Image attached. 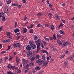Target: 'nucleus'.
Segmentation results:
<instances>
[{
  "label": "nucleus",
  "mask_w": 74,
  "mask_h": 74,
  "mask_svg": "<svg viewBox=\"0 0 74 74\" xmlns=\"http://www.w3.org/2000/svg\"><path fill=\"white\" fill-rule=\"evenodd\" d=\"M2 47H3L2 45L0 44V49H1L2 48Z\"/></svg>",
  "instance_id": "nucleus-58"
},
{
  "label": "nucleus",
  "mask_w": 74,
  "mask_h": 74,
  "mask_svg": "<svg viewBox=\"0 0 74 74\" xmlns=\"http://www.w3.org/2000/svg\"><path fill=\"white\" fill-rule=\"evenodd\" d=\"M51 48L53 51H56V49L55 48V47H54V46H52Z\"/></svg>",
  "instance_id": "nucleus-23"
},
{
  "label": "nucleus",
  "mask_w": 74,
  "mask_h": 74,
  "mask_svg": "<svg viewBox=\"0 0 74 74\" xmlns=\"http://www.w3.org/2000/svg\"><path fill=\"white\" fill-rule=\"evenodd\" d=\"M15 69V66H11V69Z\"/></svg>",
  "instance_id": "nucleus-37"
},
{
  "label": "nucleus",
  "mask_w": 74,
  "mask_h": 74,
  "mask_svg": "<svg viewBox=\"0 0 74 74\" xmlns=\"http://www.w3.org/2000/svg\"><path fill=\"white\" fill-rule=\"evenodd\" d=\"M68 60H73V58L71 56H70L67 58Z\"/></svg>",
  "instance_id": "nucleus-13"
},
{
  "label": "nucleus",
  "mask_w": 74,
  "mask_h": 74,
  "mask_svg": "<svg viewBox=\"0 0 74 74\" xmlns=\"http://www.w3.org/2000/svg\"><path fill=\"white\" fill-rule=\"evenodd\" d=\"M30 32L31 33H32L33 32V29H31L30 30Z\"/></svg>",
  "instance_id": "nucleus-43"
},
{
  "label": "nucleus",
  "mask_w": 74,
  "mask_h": 74,
  "mask_svg": "<svg viewBox=\"0 0 74 74\" xmlns=\"http://www.w3.org/2000/svg\"><path fill=\"white\" fill-rule=\"evenodd\" d=\"M32 73H33L34 74H35L36 73V71H35V70H34V69H32Z\"/></svg>",
  "instance_id": "nucleus-42"
},
{
  "label": "nucleus",
  "mask_w": 74,
  "mask_h": 74,
  "mask_svg": "<svg viewBox=\"0 0 74 74\" xmlns=\"http://www.w3.org/2000/svg\"><path fill=\"white\" fill-rule=\"evenodd\" d=\"M23 64H25L26 63V60L25 59H23Z\"/></svg>",
  "instance_id": "nucleus-28"
},
{
  "label": "nucleus",
  "mask_w": 74,
  "mask_h": 74,
  "mask_svg": "<svg viewBox=\"0 0 74 74\" xmlns=\"http://www.w3.org/2000/svg\"><path fill=\"white\" fill-rule=\"evenodd\" d=\"M6 52V51H2L1 52V54H3V53H5Z\"/></svg>",
  "instance_id": "nucleus-45"
},
{
  "label": "nucleus",
  "mask_w": 74,
  "mask_h": 74,
  "mask_svg": "<svg viewBox=\"0 0 74 74\" xmlns=\"http://www.w3.org/2000/svg\"><path fill=\"white\" fill-rule=\"evenodd\" d=\"M29 44L30 45V46H32L33 45V44H34V42L33 41H30L29 42Z\"/></svg>",
  "instance_id": "nucleus-19"
},
{
  "label": "nucleus",
  "mask_w": 74,
  "mask_h": 74,
  "mask_svg": "<svg viewBox=\"0 0 74 74\" xmlns=\"http://www.w3.org/2000/svg\"><path fill=\"white\" fill-rule=\"evenodd\" d=\"M16 69L17 70L18 73H20L21 72V71L20 70H19V69H18V68H16Z\"/></svg>",
  "instance_id": "nucleus-35"
},
{
  "label": "nucleus",
  "mask_w": 74,
  "mask_h": 74,
  "mask_svg": "<svg viewBox=\"0 0 74 74\" xmlns=\"http://www.w3.org/2000/svg\"><path fill=\"white\" fill-rule=\"evenodd\" d=\"M64 67H67L68 66V61H66L64 62Z\"/></svg>",
  "instance_id": "nucleus-9"
},
{
  "label": "nucleus",
  "mask_w": 74,
  "mask_h": 74,
  "mask_svg": "<svg viewBox=\"0 0 74 74\" xmlns=\"http://www.w3.org/2000/svg\"><path fill=\"white\" fill-rule=\"evenodd\" d=\"M61 5H62V6H65V5H66V4H65V3H64L63 4H61Z\"/></svg>",
  "instance_id": "nucleus-57"
},
{
  "label": "nucleus",
  "mask_w": 74,
  "mask_h": 74,
  "mask_svg": "<svg viewBox=\"0 0 74 74\" xmlns=\"http://www.w3.org/2000/svg\"><path fill=\"white\" fill-rule=\"evenodd\" d=\"M62 22L64 23H66V21H65V20H62Z\"/></svg>",
  "instance_id": "nucleus-60"
},
{
  "label": "nucleus",
  "mask_w": 74,
  "mask_h": 74,
  "mask_svg": "<svg viewBox=\"0 0 74 74\" xmlns=\"http://www.w3.org/2000/svg\"><path fill=\"white\" fill-rule=\"evenodd\" d=\"M57 37H58V38H60V36L58 34H57Z\"/></svg>",
  "instance_id": "nucleus-54"
},
{
  "label": "nucleus",
  "mask_w": 74,
  "mask_h": 74,
  "mask_svg": "<svg viewBox=\"0 0 74 74\" xmlns=\"http://www.w3.org/2000/svg\"><path fill=\"white\" fill-rule=\"evenodd\" d=\"M29 66H34V64H33V63L31 62L29 64Z\"/></svg>",
  "instance_id": "nucleus-39"
},
{
  "label": "nucleus",
  "mask_w": 74,
  "mask_h": 74,
  "mask_svg": "<svg viewBox=\"0 0 74 74\" xmlns=\"http://www.w3.org/2000/svg\"><path fill=\"white\" fill-rule=\"evenodd\" d=\"M38 39V37L37 36H34V40H35V41H36Z\"/></svg>",
  "instance_id": "nucleus-30"
},
{
  "label": "nucleus",
  "mask_w": 74,
  "mask_h": 74,
  "mask_svg": "<svg viewBox=\"0 0 74 74\" xmlns=\"http://www.w3.org/2000/svg\"><path fill=\"white\" fill-rule=\"evenodd\" d=\"M12 58H13V57H10L9 59V60H11L12 59Z\"/></svg>",
  "instance_id": "nucleus-46"
},
{
  "label": "nucleus",
  "mask_w": 74,
  "mask_h": 74,
  "mask_svg": "<svg viewBox=\"0 0 74 74\" xmlns=\"http://www.w3.org/2000/svg\"><path fill=\"white\" fill-rule=\"evenodd\" d=\"M55 16H56V18L58 20H60V18L59 17V16L57 14H56L55 15Z\"/></svg>",
  "instance_id": "nucleus-14"
},
{
  "label": "nucleus",
  "mask_w": 74,
  "mask_h": 74,
  "mask_svg": "<svg viewBox=\"0 0 74 74\" xmlns=\"http://www.w3.org/2000/svg\"><path fill=\"white\" fill-rule=\"evenodd\" d=\"M32 53L31 51H29L27 52V55L29 56H30V55H32Z\"/></svg>",
  "instance_id": "nucleus-11"
},
{
  "label": "nucleus",
  "mask_w": 74,
  "mask_h": 74,
  "mask_svg": "<svg viewBox=\"0 0 74 74\" xmlns=\"http://www.w3.org/2000/svg\"><path fill=\"white\" fill-rule=\"evenodd\" d=\"M18 4L16 3H12V6L13 7H14V6L16 7V6H18Z\"/></svg>",
  "instance_id": "nucleus-16"
},
{
  "label": "nucleus",
  "mask_w": 74,
  "mask_h": 74,
  "mask_svg": "<svg viewBox=\"0 0 74 74\" xmlns=\"http://www.w3.org/2000/svg\"><path fill=\"white\" fill-rule=\"evenodd\" d=\"M29 64H27L26 66V67H29Z\"/></svg>",
  "instance_id": "nucleus-64"
},
{
  "label": "nucleus",
  "mask_w": 74,
  "mask_h": 74,
  "mask_svg": "<svg viewBox=\"0 0 74 74\" xmlns=\"http://www.w3.org/2000/svg\"><path fill=\"white\" fill-rule=\"evenodd\" d=\"M42 52L43 53H47V55H48V52H47V51L43 50L42 51Z\"/></svg>",
  "instance_id": "nucleus-20"
},
{
  "label": "nucleus",
  "mask_w": 74,
  "mask_h": 74,
  "mask_svg": "<svg viewBox=\"0 0 74 74\" xmlns=\"http://www.w3.org/2000/svg\"><path fill=\"white\" fill-rule=\"evenodd\" d=\"M53 38L54 40L56 39V36H55V35H53Z\"/></svg>",
  "instance_id": "nucleus-51"
},
{
  "label": "nucleus",
  "mask_w": 74,
  "mask_h": 74,
  "mask_svg": "<svg viewBox=\"0 0 74 74\" xmlns=\"http://www.w3.org/2000/svg\"><path fill=\"white\" fill-rule=\"evenodd\" d=\"M31 27H27V28L28 29H31V28H32V27H33L34 26L33 25L31 24L30 25Z\"/></svg>",
  "instance_id": "nucleus-27"
},
{
  "label": "nucleus",
  "mask_w": 74,
  "mask_h": 74,
  "mask_svg": "<svg viewBox=\"0 0 74 74\" xmlns=\"http://www.w3.org/2000/svg\"><path fill=\"white\" fill-rule=\"evenodd\" d=\"M49 7H50V8H52V7H53V5H52L50 3H49Z\"/></svg>",
  "instance_id": "nucleus-40"
},
{
  "label": "nucleus",
  "mask_w": 74,
  "mask_h": 74,
  "mask_svg": "<svg viewBox=\"0 0 74 74\" xmlns=\"http://www.w3.org/2000/svg\"><path fill=\"white\" fill-rule=\"evenodd\" d=\"M42 59L43 60H44L45 59V56H42Z\"/></svg>",
  "instance_id": "nucleus-49"
},
{
  "label": "nucleus",
  "mask_w": 74,
  "mask_h": 74,
  "mask_svg": "<svg viewBox=\"0 0 74 74\" xmlns=\"http://www.w3.org/2000/svg\"><path fill=\"white\" fill-rule=\"evenodd\" d=\"M63 27V24H60V26L58 27V28L59 27Z\"/></svg>",
  "instance_id": "nucleus-41"
},
{
  "label": "nucleus",
  "mask_w": 74,
  "mask_h": 74,
  "mask_svg": "<svg viewBox=\"0 0 74 74\" xmlns=\"http://www.w3.org/2000/svg\"><path fill=\"white\" fill-rule=\"evenodd\" d=\"M11 0H9L7 2V4H10V3H11Z\"/></svg>",
  "instance_id": "nucleus-33"
},
{
  "label": "nucleus",
  "mask_w": 74,
  "mask_h": 74,
  "mask_svg": "<svg viewBox=\"0 0 74 74\" xmlns=\"http://www.w3.org/2000/svg\"><path fill=\"white\" fill-rule=\"evenodd\" d=\"M60 34H63V35H64L65 34V32H64V31L62 30H60Z\"/></svg>",
  "instance_id": "nucleus-10"
},
{
  "label": "nucleus",
  "mask_w": 74,
  "mask_h": 74,
  "mask_svg": "<svg viewBox=\"0 0 74 74\" xmlns=\"http://www.w3.org/2000/svg\"><path fill=\"white\" fill-rule=\"evenodd\" d=\"M48 63V62L47 61L45 62V63H44L42 66V67L43 68H45V67H46V66L47 65V64Z\"/></svg>",
  "instance_id": "nucleus-6"
},
{
  "label": "nucleus",
  "mask_w": 74,
  "mask_h": 74,
  "mask_svg": "<svg viewBox=\"0 0 74 74\" xmlns=\"http://www.w3.org/2000/svg\"><path fill=\"white\" fill-rule=\"evenodd\" d=\"M36 62L37 63H38L39 64H41L42 63H43V62H44V61L41 60V59H39L36 60Z\"/></svg>",
  "instance_id": "nucleus-1"
},
{
  "label": "nucleus",
  "mask_w": 74,
  "mask_h": 74,
  "mask_svg": "<svg viewBox=\"0 0 74 74\" xmlns=\"http://www.w3.org/2000/svg\"><path fill=\"white\" fill-rule=\"evenodd\" d=\"M11 35V33L10 32H8L6 33V35L7 36H10V35Z\"/></svg>",
  "instance_id": "nucleus-24"
},
{
  "label": "nucleus",
  "mask_w": 74,
  "mask_h": 74,
  "mask_svg": "<svg viewBox=\"0 0 74 74\" xmlns=\"http://www.w3.org/2000/svg\"><path fill=\"white\" fill-rule=\"evenodd\" d=\"M28 71L27 70H25L24 71V73H27Z\"/></svg>",
  "instance_id": "nucleus-59"
},
{
  "label": "nucleus",
  "mask_w": 74,
  "mask_h": 74,
  "mask_svg": "<svg viewBox=\"0 0 74 74\" xmlns=\"http://www.w3.org/2000/svg\"><path fill=\"white\" fill-rule=\"evenodd\" d=\"M41 26V25L40 24H38L37 25V27H40Z\"/></svg>",
  "instance_id": "nucleus-47"
},
{
  "label": "nucleus",
  "mask_w": 74,
  "mask_h": 74,
  "mask_svg": "<svg viewBox=\"0 0 74 74\" xmlns=\"http://www.w3.org/2000/svg\"><path fill=\"white\" fill-rule=\"evenodd\" d=\"M35 59V58L34 57H32L31 58L30 60L31 61H33V60H34Z\"/></svg>",
  "instance_id": "nucleus-38"
},
{
  "label": "nucleus",
  "mask_w": 74,
  "mask_h": 74,
  "mask_svg": "<svg viewBox=\"0 0 74 74\" xmlns=\"http://www.w3.org/2000/svg\"><path fill=\"white\" fill-rule=\"evenodd\" d=\"M26 49L27 51H30V50H31V47H30V45H28L26 47Z\"/></svg>",
  "instance_id": "nucleus-7"
},
{
  "label": "nucleus",
  "mask_w": 74,
  "mask_h": 74,
  "mask_svg": "<svg viewBox=\"0 0 74 74\" xmlns=\"http://www.w3.org/2000/svg\"><path fill=\"white\" fill-rule=\"evenodd\" d=\"M31 48L32 49H36L37 47L36 45L35 44H33V45L31 46Z\"/></svg>",
  "instance_id": "nucleus-8"
},
{
  "label": "nucleus",
  "mask_w": 74,
  "mask_h": 74,
  "mask_svg": "<svg viewBox=\"0 0 74 74\" xmlns=\"http://www.w3.org/2000/svg\"><path fill=\"white\" fill-rule=\"evenodd\" d=\"M69 45V42H64L63 43V44L62 45V47H66V45Z\"/></svg>",
  "instance_id": "nucleus-5"
},
{
  "label": "nucleus",
  "mask_w": 74,
  "mask_h": 74,
  "mask_svg": "<svg viewBox=\"0 0 74 74\" xmlns=\"http://www.w3.org/2000/svg\"><path fill=\"white\" fill-rule=\"evenodd\" d=\"M7 67H8V69H11V65L9 64V65H8L7 66Z\"/></svg>",
  "instance_id": "nucleus-26"
},
{
  "label": "nucleus",
  "mask_w": 74,
  "mask_h": 74,
  "mask_svg": "<svg viewBox=\"0 0 74 74\" xmlns=\"http://www.w3.org/2000/svg\"><path fill=\"white\" fill-rule=\"evenodd\" d=\"M43 43L44 44V45H45H45H47V42H44Z\"/></svg>",
  "instance_id": "nucleus-62"
},
{
  "label": "nucleus",
  "mask_w": 74,
  "mask_h": 74,
  "mask_svg": "<svg viewBox=\"0 0 74 74\" xmlns=\"http://www.w3.org/2000/svg\"><path fill=\"white\" fill-rule=\"evenodd\" d=\"M27 19V18H26V16H25L24 18V21H26Z\"/></svg>",
  "instance_id": "nucleus-56"
},
{
  "label": "nucleus",
  "mask_w": 74,
  "mask_h": 74,
  "mask_svg": "<svg viewBox=\"0 0 74 74\" xmlns=\"http://www.w3.org/2000/svg\"><path fill=\"white\" fill-rule=\"evenodd\" d=\"M65 56V55H62L61 56L60 58H64V57Z\"/></svg>",
  "instance_id": "nucleus-53"
},
{
  "label": "nucleus",
  "mask_w": 74,
  "mask_h": 74,
  "mask_svg": "<svg viewBox=\"0 0 74 74\" xmlns=\"http://www.w3.org/2000/svg\"><path fill=\"white\" fill-rule=\"evenodd\" d=\"M19 29L18 28H16L15 30H14V32L15 33H18V32H19Z\"/></svg>",
  "instance_id": "nucleus-15"
},
{
  "label": "nucleus",
  "mask_w": 74,
  "mask_h": 74,
  "mask_svg": "<svg viewBox=\"0 0 74 74\" xmlns=\"http://www.w3.org/2000/svg\"><path fill=\"white\" fill-rule=\"evenodd\" d=\"M21 46V44L16 42L13 45V47H18V48H19Z\"/></svg>",
  "instance_id": "nucleus-2"
},
{
  "label": "nucleus",
  "mask_w": 74,
  "mask_h": 74,
  "mask_svg": "<svg viewBox=\"0 0 74 74\" xmlns=\"http://www.w3.org/2000/svg\"><path fill=\"white\" fill-rule=\"evenodd\" d=\"M46 40L47 41H49V39L48 38H45Z\"/></svg>",
  "instance_id": "nucleus-52"
},
{
  "label": "nucleus",
  "mask_w": 74,
  "mask_h": 74,
  "mask_svg": "<svg viewBox=\"0 0 74 74\" xmlns=\"http://www.w3.org/2000/svg\"><path fill=\"white\" fill-rule=\"evenodd\" d=\"M8 10V8L7 6H5L4 7V12L5 13L7 14Z\"/></svg>",
  "instance_id": "nucleus-4"
},
{
  "label": "nucleus",
  "mask_w": 74,
  "mask_h": 74,
  "mask_svg": "<svg viewBox=\"0 0 74 74\" xmlns=\"http://www.w3.org/2000/svg\"><path fill=\"white\" fill-rule=\"evenodd\" d=\"M65 53L66 54H68V51H66L65 52Z\"/></svg>",
  "instance_id": "nucleus-61"
},
{
  "label": "nucleus",
  "mask_w": 74,
  "mask_h": 74,
  "mask_svg": "<svg viewBox=\"0 0 74 74\" xmlns=\"http://www.w3.org/2000/svg\"><path fill=\"white\" fill-rule=\"evenodd\" d=\"M5 20V16H3L2 18V20L3 21H4Z\"/></svg>",
  "instance_id": "nucleus-34"
},
{
  "label": "nucleus",
  "mask_w": 74,
  "mask_h": 74,
  "mask_svg": "<svg viewBox=\"0 0 74 74\" xmlns=\"http://www.w3.org/2000/svg\"><path fill=\"white\" fill-rule=\"evenodd\" d=\"M7 73L8 74H14V73L11 72V71L8 72Z\"/></svg>",
  "instance_id": "nucleus-36"
},
{
  "label": "nucleus",
  "mask_w": 74,
  "mask_h": 74,
  "mask_svg": "<svg viewBox=\"0 0 74 74\" xmlns=\"http://www.w3.org/2000/svg\"><path fill=\"white\" fill-rule=\"evenodd\" d=\"M3 60L2 59L0 58V63H3Z\"/></svg>",
  "instance_id": "nucleus-48"
},
{
  "label": "nucleus",
  "mask_w": 74,
  "mask_h": 74,
  "mask_svg": "<svg viewBox=\"0 0 74 74\" xmlns=\"http://www.w3.org/2000/svg\"><path fill=\"white\" fill-rule=\"evenodd\" d=\"M39 46H38V45H37V50H40V47H39Z\"/></svg>",
  "instance_id": "nucleus-50"
},
{
  "label": "nucleus",
  "mask_w": 74,
  "mask_h": 74,
  "mask_svg": "<svg viewBox=\"0 0 74 74\" xmlns=\"http://www.w3.org/2000/svg\"><path fill=\"white\" fill-rule=\"evenodd\" d=\"M41 40L38 39L37 41H35V43L36 45L40 46V42H41Z\"/></svg>",
  "instance_id": "nucleus-3"
},
{
  "label": "nucleus",
  "mask_w": 74,
  "mask_h": 74,
  "mask_svg": "<svg viewBox=\"0 0 74 74\" xmlns=\"http://www.w3.org/2000/svg\"><path fill=\"white\" fill-rule=\"evenodd\" d=\"M5 42H10V40L8 39L7 40H5Z\"/></svg>",
  "instance_id": "nucleus-44"
},
{
  "label": "nucleus",
  "mask_w": 74,
  "mask_h": 74,
  "mask_svg": "<svg viewBox=\"0 0 74 74\" xmlns=\"http://www.w3.org/2000/svg\"><path fill=\"white\" fill-rule=\"evenodd\" d=\"M38 16H42L43 14L42 13H39L38 14Z\"/></svg>",
  "instance_id": "nucleus-31"
},
{
  "label": "nucleus",
  "mask_w": 74,
  "mask_h": 74,
  "mask_svg": "<svg viewBox=\"0 0 74 74\" xmlns=\"http://www.w3.org/2000/svg\"><path fill=\"white\" fill-rule=\"evenodd\" d=\"M27 32V29L26 28H23V33H26Z\"/></svg>",
  "instance_id": "nucleus-21"
},
{
  "label": "nucleus",
  "mask_w": 74,
  "mask_h": 74,
  "mask_svg": "<svg viewBox=\"0 0 74 74\" xmlns=\"http://www.w3.org/2000/svg\"><path fill=\"white\" fill-rule=\"evenodd\" d=\"M51 29L52 30H53L54 29H55V27H54V26L52 25H51Z\"/></svg>",
  "instance_id": "nucleus-29"
},
{
  "label": "nucleus",
  "mask_w": 74,
  "mask_h": 74,
  "mask_svg": "<svg viewBox=\"0 0 74 74\" xmlns=\"http://www.w3.org/2000/svg\"><path fill=\"white\" fill-rule=\"evenodd\" d=\"M14 56L16 55V52H14Z\"/></svg>",
  "instance_id": "nucleus-63"
},
{
  "label": "nucleus",
  "mask_w": 74,
  "mask_h": 74,
  "mask_svg": "<svg viewBox=\"0 0 74 74\" xmlns=\"http://www.w3.org/2000/svg\"><path fill=\"white\" fill-rule=\"evenodd\" d=\"M4 15V13H0V17H3Z\"/></svg>",
  "instance_id": "nucleus-25"
},
{
  "label": "nucleus",
  "mask_w": 74,
  "mask_h": 74,
  "mask_svg": "<svg viewBox=\"0 0 74 74\" xmlns=\"http://www.w3.org/2000/svg\"><path fill=\"white\" fill-rule=\"evenodd\" d=\"M41 69V68L39 66H37L35 68V70H36L38 71V70H40Z\"/></svg>",
  "instance_id": "nucleus-17"
},
{
  "label": "nucleus",
  "mask_w": 74,
  "mask_h": 74,
  "mask_svg": "<svg viewBox=\"0 0 74 74\" xmlns=\"http://www.w3.org/2000/svg\"><path fill=\"white\" fill-rule=\"evenodd\" d=\"M36 59H40V56L38 55H37L36 56Z\"/></svg>",
  "instance_id": "nucleus-22"
},
{
  "label": "nucleus",
  "mask_w": 74,
  "mask_h": 74,
  "mask_svg": "<svg viewBox=\"0 0 74 74\" xmlns=\"http://www.w3.org/2000/svg\"><path fill=\"white\" fill-rule=\"evenodd\" d=\"M57 42L58 44H59V45H61L62 44V42L59 40H57Z\"/></svg>",
  "instance_id": "nucleus-12"
},
{
  "label": "nucleus",
  "mask_w": 74,
  "mask_h": 74,
  "mask_svg": "<svg viewBox=\"0 0 74 74\" xmlns=\"http://www.w3.org/2000/svg\"><path fill=\"white\" fill-rule=\"evenodd\" d=\"M23 2L24 3H26V1L25 0H23Z\"/></svg>",
  "instance_id": "nucleus-55"
},
{
  "label": "nucleus",
  "mask_w": 74,
  "mask_h": 74,
  "mask_svg": "<svg viewBox=\"0 0 74 74\" xmlns=\"http://www.w3.org/2000/svg\"><path fill=\"white\" fill-rule=\"evenodd\" d=\"M40 47H42V49H44V44H43V43H41V45H40Z\"/></svg>",
  "instance_id": "nucleus-32"
},
{
  "label": "nucleus",
  "mask_w": 74,
  "mask_h": 74,
  "mask_svg": "<svg viewBox=\"0 0 74 74\" xmlns=\"http://www.w3.org/2000/svg\"><path fill=\"white\" fill-rule=\"evenodd\" d=\"M19 58H18V57H17L16 58V63H18L19 62Z\"/></svg>",
  "instance_id": "nucleus-18"
}]
</instances>
